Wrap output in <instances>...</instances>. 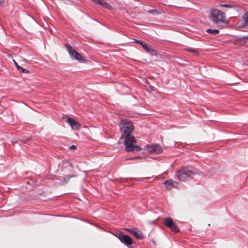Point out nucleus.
I'll return each instance as SVG.
<instances>
[{
	"instance_id": "nucleus-1",
	"label": "nucleus",
	"mask_w": 248,
	"mask_h": 248,
	"mask_svg": "<svg viewBox=\"0 0 248 248\" xmlns=\"http://www.w3.org/2000/svg\"><path fill=\"white\" fill-rule=\"evenodd\" d=\"M210 19L215 24L226 22L225 13L213 8L210 9Z\"/></svg>"
},
{
	"instance_id": "nucleus-2",
	"label": "nucleus",
	"mask_w": 248,
	"mask_h": 248,
	"mask_svg": "<svg viewBox=\"0 0 248 248\" xmlns=\"http://www.w3.org/2000/svg\"><path fill=\"white\" fill-rule=\"evenodd\" d=\"M136 143V140L133 136H125L124 144L125 151L127 152H134L140 151L141 148L139 145H134Z\"/></svg>"
},
{
	"instance_id": "nucleus-3",
	"label": "nucleus",
	"mask_w": 248,
	"mask_h": 248,
	"mask_svg": "<svg viewBox=\"0 0 248 248\" xmlns=\"http://www.w3.org/2000/svg\"><path fill=\"white\" fill-rule=\"evenodd\" d=\"M194 173L189 168L184 167L177 171L176 176L180 181L185 182L192 178Z\"/></svg>"
},
{
	"instance_id": "nucleus-4",
	"label": "nucleus",
	"mask_w": 248,
	"mask_h": 248,
	"mask_svg": "<svg viewBox=\"0 0 248 248\" xmlns=\"http://www.w3.org/2000/svg\"><path fill=\"white\" fill-rule=\"evenodd\" d=\"M119 127L121 132L125 136H129L133 130L134 126L131 122L126 119L121 120Z\"/></svg>"
},
{
	"instance_id": "nucleus-5",
	"label": "nucleus",
	"mask_w": 248,
	"mask_h": 248,
	"mask_svg": "<svg viewBox=\"0 0 248 248\" xmlns=\"http://www.w3.org/2000/svg\"><path fill=\"white\" fill-rule=\"evenodd\" d=\"M65 46L72 59L77 60L80 62H83L85 61L81 54L77 52L69 44H66Z\"/></svg>"
},
{
	"instance_id": "nucleus-6",
	"label": "nucleus",
	"mask_w": 248,
	"mask_h": 248,
	"mask_svg": "<svg viewBox=\"0 0 248 248\" xmlns=\"http://www.w3.org/2000/svg\"><path fill=\"white\" fill-rule=\"evenodd\" d=\"M164 224L169 228L172 231L175 232H179V229L177 226L174 223L171 218H164L163 219Z\"/></svg>"
},
{
	"instance_id": "nucleus-7",
	"label": "nucleus",
	"mask_w": 248,
	"mask_h": 248,
	"mask_svg": "<svg viewBox=\"0 0 248 248\" xmlns=\"http://www.w3.org/2000/svg\"><path fill=\"white\" fill-rule=\"evenodd\" d=\"M147 151L150 153L158 154L162 152L161 147L158 144L146 146Z\"/></svg>"
},
{
	"instance_id": "nucleus-8",
	"label": "nucleus",
	"mask_w": 248,
	"mask_h": 248,
	"mask_svg": "<svg viewBox=\"0 0 248 248\" xmlns=\"http://www.w3.org/2000/svg\"><path fill=\"white\" fill-rule=\"evenodd\" d=\"M164 184L167 189H170L173 187H177L178 186V183L172 179L166 180L164 182Z\"/></svg>"
},
{
	"instance_id": "nucleus-9",
	"label": "nucleus",
	"mask_w": 248,
	"mask_h": 248,
	"mask_svg": "<svg viewBox=\"0 0 248 248\" xmlns=\"http://www.w3.org/2000/svg\"><path fill=\"white\" fill-rule=\"evenodd\" d=\"M120 240L126 245H131L133 243V240L129 236L124 235L119 237Z\"/></svg>"
},
{
	"instance_id": "nucleus-10",
	"label": "nucleus",
	"mask_w": 248,
	"mask_h": 248,
	"mask_svg": "<svg viewBox=\"0 0 248 248\" xmlns=\"http://www.w3.org/2000/svg\"><path fill=\"white\" fill-rule=\"evenodd\" d=\"M67 122L73 129L78 130L79 129L80 127L79 124L78 122L75 121L73 119L69 118L67 119Z\"/></svg>"
},
{
	"instance_id": "nucleus-11",
	"label": "nucleus",
	"mask_w": 248,
	"mask_h": 248,
	"mask_svg": "<svg viewBox=\"0 0 248 248\" xmlns=\"http://www.w3.org/2000/svg\"><path fill=\"white\" fill-rule=\"evenodd\" d=\"M248 25V13H246L243 16V22L239 25V27L243 28Z\"/></svg>"
},
{
	"instance_id": "nucleus-12",
	"label": "nucleus",
	"mask_w": 248,
	"mask_h": 248,
	"mask_svg": "<svg viewBox=\"0 0 248 248\" xmlns=\"http://www.w3.org/2000/svg\"><path fill=\"white\" fill-rule=\"evenodd\" d=\"M148 50H145L147 52L150 53L152 55H156L157 53V51L152 48L151 46H148Z\"/></svg>"
},
{
	"instance_id": "nucleus-13",
	"label": "nucleus",
	"mask_w": 248,
	"mask_h": 248,
	"mask_svg": "<svg viewBox=\"0 0 248 248\" xmlns=\"http://www.w3.org/2000/svg\"><path fill=\"white\" fill-rule=\"evenodd\" d=\"M132 234L138 239H141L143 237L142 233L139 231L134 230Z\"/></svg>"
},
{
	"instance_id": "nucleus-14",
	"label": "nucleus",
	"mask_w": 248,
	"mask_h": 248,
	"mask_svg": "<svg viewBox=\"0 0 248 248\" xmlns=\"http://www.w3.org/2000/svg\"><path fill=\"white\" fill-rule=\"evenodd\" d=\"M135 42L140 44V46H142V47L145 50H148V45L146 43H144V42H142L141 41H139V40H135Z\"/></svg>"
},
{
	"instance_id": "nucleus-15",
	"label": "nucleus",
	"mask_w": 248,
	"mask_h": 248,
	"mask_svg": "<svg viewBox=\"0 0 248 248\" xmlns=\"http://www.w3.org/2000/svg\"><path fill=\"white\" fill-rule=\"evenodd\" d=\"M206 32L209 33L216 34L219 33V31L217 29L212 30L210 29H208L206 30Z\"/></svg>"
},
{
	"instance_id": "nucleus-16",
	"label": "nucleus",
	"mask_w": 248,
	"mask_h": 248,
	"mask_svg": "<svg viewBox=\"0 0 248 248\" xmlns=\"http://www.w3.org/2000/svg\"><path fill=\"white\" fill-rule=\"evenodd\" d=\"M245 43V42L242 40L241 39H237L234 41V44L236 45H242Z\"/></svg>"
},
{
	"instance_id": "nucleus-17",
	"label": "nucleus",
	"mask_w": 248,
	"mask_h": 248,
	"mask_svg": "<svg viewBox=\"0 0 248 248\" xmlns=\"http://www.w3.org/2000/svg\"><path fill=\"white\" fill-rule=\"evenodd\" d=\"M147 12L149 14L155 15V14H159L160 13L155 9H152V10H147Z\"/></svg>"
},
{
	"instance_id": "nucleus-18",
	"label": "nucleus",
	"mask_w": 248,
	"mask_h": 248,
	"mask_svg": "<svg viewBox=\"0 0 248 248\" xmlns=\"http://www.w3.org/2000/svg\"><path fill=\"white\" fill-rule=\"evenodd\" d=\"M18 70L22 72V73H29V71L27 69H24L21 67L20 66V67L18 69Z\"/></svg>"
},
{
	"instance_id": "nucleus-19",
	"label": "nucleus",
	"mask_w": 248,
	"mask_h": 248,
	"mask_svg": "<svg viewBox=\"0 0 248 248\" xmlns=\"http://www.w3.org/2000/svg\"><path fill=\"white\" fill-rule=\"evenodd\" d=\"M72 177H74L73 175H67V176H66L65 177L63 178V182L64 183H66L67 182H68V180L70 178H72Z\"/></svg>"
},
{
	"instance_id": "nucleus-20",
	"label": "nucleus",
	"mask_w": 248,
	"mask_h": 248,
	"mask_svg": "<svg viewBox=\"0 0 248 248\" xmlns=\"http://www.w3.org/2000/svg\"><path fill=\"white\" fill-rule=\"evenodd\" d=\"M219 7H226V8H232V6L231 5L227 4H219L218 5Z\"/></svg>"
},
{
	"instance_id": "nucleus-21",
	"label": "nucleus",
	"mask_w": 248,
	"mask_h": 248,
	"mask_svg": "<svg viewBox=\"0 0 248 248\" xmlns=\"http://www.w3.org/2000/svg\"><path fill=\"white\" fill-rule=\"evenodd\" d=\"M102 6L107 9H109L110 7V5L109 4L104 1L103 2V4H102Z\"/></svg>"
},
{
	"instance_id": "nucleus-22",
	"label": "nucleus",
	"mask_w": 248,
	"mask_h": 248,
	"mask_svg": "<svg viewBox=\"0 0 248 248\" xmlns=\"http://www.w3.org/2000/svg\"><path fill=\"white\" fill-rule=\"evenodd\" d=\"M186 50L189 51H190V52H191L192 53H193L195 55H197L198 54V51L196 50H195V49H191V48H188V49H186Z\"/></svg>"
},
{
	"instance_id": "nucleus-23",
	"label": "nucleus",
	"mask_w": 248,
	"mask_h": 248,
	"mask_svg": "<svg viewBox=\"0 0 248 248\" xmlns=\"http://www.w3.org/2000/svg\"><path fill=\"white\" fill-rule=\"evenodd\" d=\"M93 1L95 2V3L99 4L101 6H102V4H103V1H101V0H92Z\"/></svg>"
},
{
	"instance_id": "nucleus-24",
	"label": "nucleus",
	"mask_w": 248,
	"mask_h": 248,
	"mask_svg": "<svg viewBox=\"0 0 248 248\" xmlns=\"http://www.w3.org/2000/svg\"><path fill=\"white\" fill-rule=\"evenodd\" d=\"M127 231H128V232H129L130 233L132 234L134 230L132 229H130V228H126V229H125Z\"/></svg>"
},
{
	"instance_id": "nucleus-25",
	"label": "nucleus",
	"mask_w": 248,
	"mask_h": 248,
	"mask_svg": "<svg viewBox=\"0 0 248 248\" xmlns=\"http://www.w3.org/2000/svg\"><path fill=\"white\" fill-rule=\"evenodd\" d=\"M13 62H14L15 66H16V67L18 69L20 67V66L18 65L17 62L15 60H13Z\"/></svg>"
},
{
	"instance_id": "nucleus-26",
	"label": "nucleus",
	"mask_w": 248,
	"mask_h": 248,
	"mask_svg": "<svg viewBox=\"0 0 248 248\" xmlns=\"http://www.w3.org/2000/svg\"><path fill=\"white\" fill-rule=\"evenodd\" d=\"M69 148L71 149H73V150H75L76 149V146L73 145L69 147Z\"/></svg>"
},
{
	"instance_id": "nucleus-27",
	"label": "nucleus",
	"mask_w": 248,
	"mask_h": 248,
	"mask_svg": "<svg viewBox=\"0 0 248 248\" xmlns=\"http://www.w3.org/2000/svg\"><path fill=\"white\" fill-rule=\"evenodd\" d=\"M242 38L243 39H248V36H244Z\"/></svg>"
},
{
	"instance_id": "nucleus-28",
	"label": "nucleus",
	"mask_w": 248,
	"mask_h": 248,
	"mask_svg": "<svg viewBox=\"0 0 248 248\" xmlns=\"http://www.w3.org/2000/svg\"><path fill=\"white\" fill-rule=\"evenodd\" d=\"M4 0H0V4H1V3H3V2H4Z\"/></svg>"
},
{
	"instance_id": "nucleus-29",
	"label": "nucleus",
	"mask_w": 248,
	"mask_h": 248,
	"mask_svg": "<svg viewBox=\"0 0 248 248\" xmlns=\"http://www.w3.org/2000/svg\"><path fill=\"white\" fill-rule=\"evenodd\" d=\"M135 158H140V157H136Z\"/></svg>"
}]
</instances>
